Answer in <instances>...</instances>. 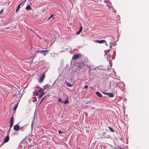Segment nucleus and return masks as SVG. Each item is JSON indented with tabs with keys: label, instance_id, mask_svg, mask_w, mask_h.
Here are the masks:
<instances>
[{
	"label": "nucleus",
	"instance_id": "nucleus-1",
	"mask_svg": "<svg viewBox=\"0 0 149 149\" xmlns=\"http://www.w3.org/2000/svg\"><path fill=\"white\" fill-rule=\"evenodd\" d=\"M45 92L44 89L40 88L38 90L36 93V95L38 96V97L40 99L42 96L44 95Z\"/></svg>",
	"mask_w": 149,
	"mask_h": 149
},
{
	"label": "nucleus",
	"instance_id": "nucleus-2",
	"mask_svg": "<svg viewBox=\"0 0 149 149\" xmlns=\"http://www.w3.org/2000/svg\"><path fill=\"white\" fill-rule=\"evenodd\" d=\"M81 55L80 53H78L77 54H75L73 55L72 57V59L74 60H77L79 58L81 57Z\"/></svg>",
	"mask_w": 149,
	"mask_h": 149
},
{
	"label": "nucleus",
	"instance_id": "nucleus-3",
	"mask_svg": "<svg viewBox=\"0 0 149 149\" xmlns=\"http://www.w3.org/2000/svg\"><path fill=\"white\" fill-rule=\"evenodd\" d=\"M10 129H9V132H10V130L12 127L14 123V120H13V116H12L10 118Z\"/></svg>",
	"mask_w": 149,
	"mask_h": 149
},
{
	"label": "nucleus",
	"instance_id": "nucleus-4",
	"mask_svg": "<svg viewBox=\"0 0 149 149\" xmlns=\"http://www.w3.org/2000/svg\"><path fill=\"white\" fill-rule=\"evenodd\" d=\"M20 128L18 124H16L15 125L13 126V129L14 130L16 131H18L20 129Z\"/></svg>",
	"mask_w": 149,
	"mask_h": 149
},
{
	"label": "nucleus",
	"instance_id": "nucleus-5",
	"mask_svg": "<svg viewBox=\"0 0 149 149\" xmlns=\"http://www.w3.org/2000/svg\"><path fill=\"white\" fill-rule=\"evenodd\" d=\"M45 74H43L40 77V79H38V82L40 83L42 82L44 79L45 77Z\"/></svg>",
	"mask_w": 149,
	"mask_h": 149
},
{
	"label": "nucleus",
	"instance_id": "nucleus-6",
	"mask_svg": "<svg viewBox=\"0 0 149 149\" xmlns=\"http://www.w3.org/2000/svg\"><path fill=\"white\" fill-rule=\"evenodd\" d=\"M95 42L98 43H102L105 42L106 41L104 40H95Z\"/></svg>",
	"mask_w": 149,
	"mask_h": 149
},
{
	"label": "nucleus",
	"instance_id": "nucleus-7",
	"mask_svg": "<svg viewBox=\"0 0 149 149\" xmlns=\"http://www.w3.org/2000/svg\"><path fill=\"white\" fill-rule=\"evenodd\" d=\"M50 88H51V86L48 84H47L45 85L43 87V89L44 90H47Z\"/></svg>",
	"mask_w": 149,
	"mask_h": 149
},
{
	"label": "nucleus",
	"instance_id": "nucleus-8",
	"mask_svg": "<svg viewBox=\"0 0 149 149\" xmlns=\"http://www.w3.org/2000/svg\"><path fill=\"white\" fill-rule=\"evenodd\" d=\"M104 94H106L108 95V96L110 97H113V94L111 93H106L104 92H102Z\"/></svg>",
	"mask_w": 149,
	"mask_h": 149
},
{
	"label": "nucleus",
	"instance_id": "nucleus-9",
	"mask_svg": "<svg viewBox=\"0 0 149 149\" xmlns=\"http://www.w3.org/2000/svg\"><path fill=\"white\" fill-rule=\"evenodd\" d=\"M9 139V135H7L6 136V138L4 139L3 140V142L6 143L8 142Z\"/></svg>",
	"mask_w": 149,
	"mask_h": 149
},
{
	"label": "nucleus",
	"instance_id": "nucleus-10",
	"mask_svg": "<svg viewBox=\"0 0 149 149\" xmlns=\"http://www.w3.org/2000/svg\"><path fill=\"white\" fill-rule=\"evenodd\" d=\"M96 94L97 95V96L99 97H102V95L99 92H97L96 93Z\"/></svg>",
	"mask_w": 149,
	"mask_h": 149
},
{
	"label": "nucleus",
	"instance_id": "nucleus-11",
	"mask_svg": "<svg viewBox=\"0 0 149 149\" xmlns=\"http://www.w3.org/2000/svg\"><path fill=\"white\" fill-rule=\"evenodd\" d=\"M22 3H21L19 4L17 6V9L16 10V12H17L19 9V8H20V6L21 5Z\"/></svg>",
	"mask_w": 149,
	"mask_h": 149
},
{
	"label": "nucleus",
	"instance_id": "nucleus-12",
	"mask_svg": "<svg viewBox=\"0 0 149 149\" xmlns=\"http://www.w3.org/2000/svg\"><path fill=\"white\" fill-rule=\"evenodd\" d=\"M49 50H45L43 53V54L44 56H45L48 53Z\"/></svg>",
	"mask_w": 149,
	"mask_h": 149
},
{
	"label": "nucleus",
	"instance_id": "nucleus-13",
	"mask_svg": "<svg viewBox=\"0 0 149 149\" xmlns=\"http://www.w3.org/2000/svg\"><path fill=\"white\" fill-rule=\"evenodd\" d=\"M26 9L27 10L31 9L30 6L29 5H27L26 7Z\"/></svg>",
	"mask_w": 149,
	"mask_h": 149
},
{
	"label": "nucleus",
	"instance_id": "nucleus-14",
	"mask_svg": "<svg viewBox=\"0 0 149 149\" xmlns=\"http://www.w3.org/2000/svg\"><path fill=\"white\" fill-rule=\"evenodd\" d=\"M67 86L70 87H71L73 86V84H71L67 82L66 84Z\"/></svg>",
	"mask_w": 149,
	"mask_h": 149
},
{
	"label": "nucleus",
	"instance_id": "nucleus-15",
	"mask_svg": "<svg viewBox=\"0 0 149 149\" xmlns=\"http://www.w3.org/2000/svg\"><path fill=\"white\" fill-rule=\"evenodd\" d=\"M64 104H66L69 103V101L68 100H66L64 102H63Z\"/></svg>",
	"mask_w": 149,
	"mask_h": 149
},
{
	"label": "nucleus",
	"instance_id": "nucleus-16",
	"mask_svg": "<svg viewBox=\"0 0 149 149\" xmlns=\"http://www.w3.org/2000/svg\"><path fill=\"white\" fill-rule=\"evenodd\" d=\"M18 105V103H17L15 105V107L13 108V110L14 111H15L16 110V109Z\"/></svg>",
	"mask_w": 149,
	"mask_h": 149
},
{
	"label": "nucleus",
	"instance_id": "nucleus-17",
	"mask_svg": "<svg viewBox=\"0 0 149 149\" xmlns=\"http://www.w3.org/2000/svg\"><path fill=\"white\" fill-rule=\"evenodd\" d=\"M107 6L108 8L109 9H110L111 8H112V7L110 5H109V4H108L107 5Z\"/></svg>",
	"mask_w": 149,
	"mask_h": 149
},
{
	"label": "nucleus",
	"instance_id": "nucleus-18",
	"mask_svg": "<svg viewBox=\"0 0 149 149\" xmlns=\"http://www.w3.org/2000/svg\"><path fill=\"white\" fill-rule=\"evenodd\" d=\"M108 128H109V129L112 132H114L113 130V129L111 127H108Z\"/></svg>",
	"mask_w": 149,
	"mask_h": 149
},
{
	"label": "nucleus",
	"instance_id": "nucleus-19",
	"mask_svg": "<svg viewBox=\"0 0 149 149\" xmlns=\"http://www.w3.org/2000/svg\"><path fill=\"white\" fill-rule=\"evenodd\" d=\"M54 15V14H53V15H51L49 17V18H48V20H49Z\"/></svg>",
	"mask_w": 149,
	"mask_h": 149
},
{
	"label": "nucleus",
	"instance_id": "nucleus-20",
	"mask_svg": "<svg viewBox=\"0 0 149 149\" xmlns=\"http://www.w3.org/2000/svg\"><path fill=\"white\" fill-rule=\"evenodd\" d=\"M112 9H111V11L113 12H116V10H115L113 9V8L112 7Z\"/></svg>",
	"mask_w": 149,
	"mask_h": 149
},
{
	"label": "nucleus",
	"instance_id": "nucleus-21",
	"mask_svg": "<svg viewBox=\"0 0 149 149\" xmlns=\"http://www.w3.org/2000/svg\"><path fill=\"white\" fill-rule=\"evenodd\" d=\"M82 26H81V27H80V29H79V30L80 31H82Z\"/></svg>",
	"mask_w": 149,
	"mask_h": 149
},
{
	"label": "nucleus",
	"instance_id": "nucleus-22",
	"mask_svg": "<svg viewBox=\"0 0 149 149\" xmlns=\"http://www.w3.org/2000/svg\"><path fill=\"white\" fill-rule=\"evenodd\" d=\"M58 102H62V100L61 98H59V99L58 100Z\"/></svg>",
	"mask_w": 149,
	"mask_h": 149
},
{
	"label": "nucleus",
	"instance_id": "nucleus-23",
	"mask_svg": "<svg viewBox=\"0 0 149 149\" xmlns=\"http://www.w3.org/2000/svg\"><path fill=\"white\" fill-rule=\"evenodd\" d=\"M3 9H2L0 11V14H2L3 10Z\"/></svg>",
	"mask_w": 149,
	"mask_h": 149
},
{
	"label": "nucleus",
	"instance_id": "nucleus-24",
	"mask_svg": "<svg viewBox=\"0 0 149 149\" xmlns=\"http://www.w3.org/2000/svg\"><path fill=\"white\" fill-rule=\"evenodd\" d=\"M84 88L87 89L88 88V86L87 85H86L85 86Z\"/></svg>",
	"mask_w": 149,
	"mask_h": 149
},
{
	"label": "nucleus",
	"instance_id": "nucleus-25",
	"mask_svg": "<svg viewBox=\"0 0 149 149\" xmlns=\"http://www.w3.org/2000/svg\"><path fill=\"white\" fill-rule=\"evenodd\" d=\"M81 32V31H80L79 30V31L77 32L76 33L78 35V34H79Z\"/></svg>",
	"mask_w": 149,
	"mask_h": 149
},
{
	"label": "nucleus",
	"instance_id": "nucleus-26",
	"mask_svg": "<svg viewBox=\"0 0 149 149\" xmlns=\"http://www.w3.org/2000/svg\"><path fill=\"white\" fill-rule=\"evenodd\" d=\"M43 52H44V50L41 51H40V52H40L41 54H43Z\"/></svg>",
	"mask_w": 149,
	"mask_h": 149
},
{
	"label": "nucleus",
	"instance_id": "nucleus-27",
	"mask_svg": "<svg viewBox=\"0 0 149 149\" xmlns=\"http://www.w3.org/2000/svg\"><path fill=\"white\" fill-rule=\"evenodd\" d=\"M58 132L60 134L62 133V132L60 131L59 130H58Z\"/></svg>",
	"mask_w": 149,
	"mask_h": 149
},
{
	"label": "nucleus",
	"instance_id": "nucleus-28",
	"mask_svg": "<svg viewBox=\"0 0 149 149\" xmlns=\"http://www.w3.org/2000/svg\"><path fill=\"white\" fill-rule=\"evenodd\" d=\"M44 98H42V100H41V102H42V101L44 99Z\"/></svg>",
	"mask_w": 149,
	"mask_h": 149
},
{
	"label": "nucleus",
	"instance_id": "nucleus-29",
	"mask_svg": "<svg viewBox=\"0 0 149 149\" xmlns=\"http://www.w3.org/2000/svg\"><path fill=\"white\" fill-rule=\"evenodd\" d=\"M120 149H124V148H121Z\"/></svg>",
	"mask_w": 149,
	"mask_h": 149
}]
</instances>
